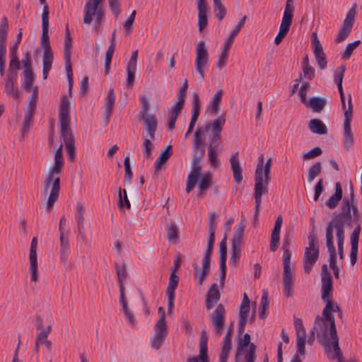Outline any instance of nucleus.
Wrapping results in <instances>:
<instances>
[{
  "label": "nucleus",
  "mask_w": 362,
  "mask_h": 362,
  "mask_svg": "<svg viewBox=\"0 0 362 362\" xmlns=\"http://www.w3.org/2000/svg\"><path fill=\"white\" fill-rule=\"evenodd\" d=\"M63 144H61L54 153V164L52 168L49 171L46 179L43 182L41 194L46 197L49 189L51 187V191L46 202L47 210H50L54 204L57 201L60 190V177L59 175L62 172L64 165V159L62 156Z\"/></svg>",
  "instance_id": "f257e3e1"
},
{
  "label": "nucleus",
  "mask_w": 362,
  "mask_h": 362,
  "mask_svg": "<svg viewBox=\"0 0 362 362\" xmlns=\"http://www.w3.org/2000/svg\"><path fill=\"white\" fill-rule=\"evenodd\" d=\"M361 212L358 209L344 211H335L333 213L332 220L327 223L326 228L331 229L333 234L334 230H337L339 228L344 232L345 226L354 228L350 238L351 243L358 244L359 235L361 230Z\"/></svg>",
  "instance_id": "f03ea898"
},
{
  "label": "nucleus",
  "mask_w": 362,
  "mask_h": 362,
  "mask_svg": "<svg viewBox=\"0 0 362 362\" xmlns=\"http://www.w3.org/2000/svg\"><path fill=\"white\" fill-rule=\"evenodd\" d=\"M226 123L225 115H221L211 122L204 125V132H209L208 144V159L212 168H217L220 165L218 156L223 151L221 141V132Z\"/></svg>",
  "instance_id": "7ed1b4c3"
},
{
  "label": "nucleus",
  "mask_w": 362,
  "mask_h": 362,
  "mask_svg": "<svg viewBox=\"0 0 362 362\" xmlns=\"http://www.w3.org/2000/svg\"><path fill=\"white\" fill-rule=\"evenodd\" d=\"M59 119L60 136L65 143L69 159L72 162L76 158V146L74 137L70 127V103L66 96L62 97L59 109Z\"/></svg>",
  "instance_id": "20e7f679"
},
{
  "label": "nucleus",
  "mask_w": 362,
  "mask_h": 362,
  "mask_svg": "<svg viewBox=\"0 0 362 362\" xmlns=\"http://www.w3.org/2000/svg\"><path fill=\"white\" fill-rule=\"evenodd\" d=\"M139 100L141 104V109L138 117L143 120L146 132L149 139H145L143 142L144 156L148 158L151 156V150L153 148L151 139H155V132L157 129L158 121L154 114H149V104L146 95H140Z\"/></svg>",
  "instance_id": "39448f33"
},
{
  "label": "nucleus",
  "mask_w": 362,
  "mask_h": 362,
  "mask_svg": "<svg viewBox=\"0 0 362 362\" xmlns=\"http://www.w3.org/2000/svg\"><path fill=\"white\" fill-rule=\"evenodd\" d=\"M42 36L40 39V45L44 49L43 52V68L42 76L43 79H47L48 73L52 69V65L54 59V54L51 49L49 39V8L45 5L43 7L42 13Z\"/></svg>",
  "instance_id": "423d86ee"
},
{
  "label": "nucleus",
  "mask_w": 362,
  "mask_h": 362,
  "mask_svg": "<svg viewBox=\"0 0 362 362\" xmlns=\"http://www.w3.org/2000/svg\"><path fill=\"white\" fill-rule=\"evenodd\" d=\"M322 300L326 303L325 307L322 310V315L325 319H330L334 317L333 313L337 310L340 315L342 312L338 305L334 308V304L332 300V277L328 271L327 265L324 264L322 266Z\"/></svg>",
  "instance_id": "0eeeda50"
},
{
  "label": "nucleus",
  "mask_w": 362,
  "mask_h": 362,
  "mask_svg": "<svg viewBox=\"0 0 362 362\" xmlns=\"http://www.w3.org/2000/svg\"><path fill=\"white\" fill-rule=\"evenodd\" d=\"M271 168L263 165V170L261 174L255 175V193L254 198L255 202L254 218H258L262 202V197L268 192V185L271 180L270 177Z\"/></svg>",
  "instance_id": "6e6552de"
},
{
  "label": "nucleus",
  "mask_w": 362,
  "mask_h": 362,
  "mask_svg": "<svg viewBox=\"0 0 362 362\" xmlns=\"http://www.w3.org/2000/svg\"><path fill=\"white\" fill-rule=\"evenodd\" d=\"M291 240L288 237H285L283 240L282 249L284 250V276H283V291L285 296L288 298L292 296L293 277L291 268V252L289 250Z\"/></svg>",
  "instance_id": "1a4fd4ad"
},
{
  "label": "nucleus",
  "mask_w": 362,
  "mask_h": 362,
  "mask_svg": "<svg viewBox=\"0 0 362 362\" xmlns=\"http://www.w3.org/2000/svg\"><path fill=\"white\" fill-rule=\"evenodd\" d=\"M105 0H87L83 8V23L90 25L95 21L96 28L100 26L104 17L105 11L103 4Z\"/></svg>",
  "instance_id": "9d476101"
},
{
  "label": "nucleus",
  "mask_w": 362,
  "mask_h": 362,
  "mask_svg": "<svg viewBox=\"0 0 362 362\" xmlns=\"http://www.w3.org/2000/svg\"><path fill=\"white\" fill-rule=\"evenodd\" d=\"M334 317H330V319H325L324 315H317L314 322V325L310 332L308 343L312 345L315 338V334L317 338L322 346H328L327 334L329 332V325L331 324Z\"/></svg>",
  "instance_id": "9b49d317"
},
{
  "label": "nucleus",
  "mask_w": 362,
  "mask_h": 362,
  "mask_svg": "<svg viewBox=\"0 0 362 362\" xmlns=\"http://www.w3.org/2000/svg\"><path fill=\"white\" fill-rule=\"evenodd\" d=\"M308 239V246L305 247L303 263L305 272L309 274L319 257V245L316 233H310Z\"/></svg>",
  "instance_id": "f8f14e48"
},
{
  "label": "nucleus",
  "mask_w": 362,
  "mask_h": 362,
  "mask_svg": "<svg viewBox=\"0 0 362 362\" xmlns=\"http://www.w3.org/2000/svg\"><path fill=\"white\" fill-rule=\"evenodd\" d=\"M353 105L351 95H349L348 108L344 112V120L343 125V143L344 148L349 151L354 143V134L351 130V123L352 119Z\"/></svg>",
  "instance_id": "ddd939ff"
},
{
  "label": "nucleus",
  "mask_w": 362,
  "mask_h": 362,
  "mask_svg": "<svg viewBox=\"0 0 362 362\" xmlns=\"http://www.w3.org/2000/svg\"><path fill=\"white\" fill-rule=\"evenodd\" d=\"M293 11V0H286L283 18L279 28V31L274 39V43L276 45H279L283 40V39L288 34L290 30L291 25L292 23Z\"/></svg>",
  "instance_id": "4468645a"
},
{
  "label": "nucleus",
  "mask_w": 362,
  "mask_h": 362,
  "mask_svg": "<svg viewBox=\"0 0 362 362\" xmlns=\"http://www.w3.org/2000/svg\"><path fill=\"white\" fill-rule=\"evenodd\" d=\"M246 226V220L243 218L240 221L238 228L235 229L232 243V255L230 258V264L234 267H236L240 257V245L245 228Z\"/></svg>",
  "instance_id": "2eb2a0df"
},
{
  "label": "nucleus",
  "mask_w": 362,
  "mask_h": 362,
  "mask_svg": "<svg viewBox=\"0 0 362 362\" xmlns=\"http://www.w3.org/2000/svg\"><path fill=\"white\" fill-rule=\"evenodd\" d=\"M209 60V56L206 43L204 41H199L196 49L195 66L202 80L205 77L204 71L208 66Z\"/></svg>",
  "instance_id": "dca6fc26"
},
{
  "label": "nucleus",
  "mask_w": 362,
  "mask_h": 362,
  "mask_svg": "<svg viewBox=\"0 0 362 362\" xmlns=\"http://www.w3.org/2000/svg\"><path fill=\"white\" fill-rule=\"evenodd\" d=\"M215 243V231H209V237L207 247L205 251L202 261V271L199 274V284L202 286L205 281L206 276L210 272L211 257Z\"/></svg>",
  "instance_id": "f3484780"
},
{
  "label": "nucleus",
  "mask_w": 362,
  "mask_h": 362,
  "mask_svg": "<svg viewBox=\"0 0 362 362\" xmlns=\"http://www.w3.org/2000/svg\"><path fill=\"white\" fill-rule=\"evenodd\" d=\"M356 6V4H354L346 13V18L343 23V25L335 39L336 42L340 43L343 42L351 33L355 22Z\"/></svg>",
  "instance_id": "a211bd4d"
},
{
  "label": "nucleus",
  "mask_w": 362,
  "mask_h": 362,
  "mask_svg": "<svg viewBox=\"0 0 362 362\" xmlns=\"http://www.w3.org/2000/svg\"><path fill=\"white\" fill-rule=\"evenodd\" d=\"M329 325V332L327 334L328 346L323 347L327 352H329L331 351V349L332 346L333 351L339 362H342V353L339 346V337L337 335L335 320L334 319L333 320H332L331 324Z\"/></svg>",
  "instance_id": "6ab92c4d"
},
{
  "label": "nucleus",
  "mask_w": 362,
  "mask_h": 362,
  "mask_svg": "<svg viewBox=\"0 0 362 362\" xmlns=\"http://www.w3.org/2000/svg\"><path fill=\"white\" fill-rule=\"evenodd\" d=\"M312 44L316 62L320 69H325L327 67V64L326 56L316 33H312Z\"/></svg>",
  "instance_id": "aec40b11"
},
{
  "label": "nucleus",
  "mask_w": 362,
  "mask_h": 362,
  "mask_svg": "<svg viewBox=\"0 0 362 362\" xmlns=\"http://www.w3.org/2000/svg\"><path fill=\"white\" fill-rule=\"evenodd\" d=\"M37 240L33 238L30 248L29 259H30V270L31 272V281L36 282L38 279L37 275Z\"/></svg>",
  "instance_id": "412c9836"
},
{
  "label": "nucleus",
  "mask_w": 362,
  "mask_h": 362,
  "mask_svg": "<svg viewBox=\"0 0 362 362\" xmlns=\"http://www.w3.org/2000/svg\"><path fill=\"white\" fill-rule=\"evenodd\" d=\"M225 313L224 306L222 304H218L211 317V322L215 326L216 332L219 335L223 333Z\"/></svg>",
  "instance_id": "4be33fe9"
},
{
  "label": "nucleus",
  "mask_w": 362,
  "mask_h": 362,
  "mask_svg": "<svg viewBox=\"0 0 362 362\" xmlns=\"http://www.w3.org/2000/svg\"><path fill=\"white\" fill-rule=\"evenodd\" d=\"M16 77V72L11 71L8 76L4 78L5 93L11 95L13 99L20 100V93L18 88L14 86Z\"/></svg>",
  "instance_id": "5701e85b"
},
{
  "label": "nucleus",
  "mask_w": 362,
  "mask_h": 362,
  "mask_svg": "<svg viewBox=\"0 0 362 362\" xmlns=\"http://www.w3.org/2000/svg\"><path fill=\"white\" fill-rule=\"evenodd\" d=\"M326 247L329 254V266L334 267L337 265V252L334 244V235L331 232V229H325Z\"/></svg>",
  "instance_id": "b1692460"
},
{
  "label": "nucleus",
  "mask_w": 362,
  "mask_h": 362,
  "mask_svg": "<svg viewBox=\"0 0 362 362\" xmlns=\"http://www.w3.org/2000/svg\"><path fill=\"white\" fill-rule=\"evenodd\" d=\"M138 58V50L136 49L132 52L131 58L127 65V86L128 87H131L133 86L135 78V73L136 70V62Z\"/></svg>",
  "instance_id": "393cba45"
},
{
  "label": "nucleus",
  "mask_w": 362,
  "mask_h": 362,
  "mask_svg": "<svg viewBox=\"0 0 362 362\" xmlns=\"http://www.w3.org/2000/svg\"><path fill=\"white\" fill-rule=\"evenodd\" d=\"M156 334L152 338L151 343V346L158 350L159 349L164 340L165 339L168 334L167 325H156L155 326Z\"/></svg>",
  "instance_id": "a878e982"
},
{
  "label": "nucleus",
  "mask_w": 362,
  "mask_h": 362,
  "mask_svg": "<svg viewBox=\"0 0 362 362\" xmlns=\"http://www.w3.org/2000/svg\"><path fill=\"white\" fill-rule=\"evenodd\" d=\"M198 10V29L199 33L207 26L206 0H197Z\"/></svg>",
  "instance_id": "bb28decb"
},
{
  "label": "nucleus",
  "mask_w": 362,
  "mask_h": 362,
  "mask_svg": "<svg viewBox=\"0 0 362 362\" xmlns=\"http://www.w3.org/2000/svg\"><path fill=\"white\" fill-rule=\"evenodd\" d=\"M358 209L356 200L354 188L352 182L349 184V195L345 196L342 200L341 206L339 211H344Z\"/></svg>",
  "instance_id": "cd10ccee"
},
{
  "label": "nucleus",
  "mask_w": 362,
  "mask_h": 362,
  "mask_svg": "<svg viewBox=\"0 0 362 362\" xmlns=\"http://www.w3.org/2000/svg\"><path fill=\"white\" fill-rule=\"evenodd\" d=\"M208 336L205 330L202 332L199 341V354L193 359L194 362H209L208 356Z\"/></svg>",
  "instance_id": "c85d7f7f"
},
{
  "label": "nucleus",
  "mask_w": 362,
  "mask_h": 362,
  "mask_svg": "<svg viewBox=\"0 0 362 362\" xmlns=\"http://www.w3.org/2000/svg\"><path fill=\"white\" fill-rule=\"evenodd\" d=\"M60 240V259L64 267L68 264V259L71 252L69 240L67 235H62L59 237Z\"/></svg>",
  "instance_id": "c756f323"
},
{
  "label": "nucleus",
  "mask_w": 362,
  "mask_h": 362,
  "mask_svg": "<svg viewBox=\"0 0 362 362\" xmlns=\"http://www.w3.org/2000/svg\"><path fill=\"white\" fill-rule=\"evenodd\" d=\"M221 295L216 283L213 284L209 288L206 298V307L210 310L214 307V303L220 299Z\"/></svg>",
  "instance_id": "7c9ffc66"
},
{
  "label": "nucleus",
  "mask_w": 362,
  "mask_h": 362,
  "mask_svg": "<svg viewBox=\"0 0 362 362\" xmlns=\"http://www.w3.org/2000/svg\"><path fill=\"white\" fill-rule=\"evenodd\" d=\"M343 197V190L341 185L339 182L335 184V192L329 197L326 202V206L330 209H334L338 205Z\"/></svg>",
  "instance_id": "2f4dec72"
},
{
  "label": "nucleus",
  "mask_w": 362,
  "mask_h": 362,
  "mask_svg": "<svg viewBox=\"0 0 362 362\" xmlns=\"http://www.w3.org/2000/svg\"><path fill=\"white\" fill-rule=\"evenodd\" d=\"M238 152H235L230 158L231 169L235 182L240 184L243 181L242 168L238 158Z\"/></svg>",
  "instance_id": "473e14b6"
},
{
  "label": "nucleus",
  "mask_w": 362,
  "mask_h": 362,
  "mask_svg": "<svg viewBox=\"0 0 362 362\" xmlns=\"http://www.w3.org/2000/svg\"><path fill=\"white\" fill-rule=\"evenodd\" d=\"M115 35L116 31L115 30L110 37V45L105 53V74H107L110 69V64L115 49Z\"/></svg>",
  "instance_id": "72a5a7b5"
},
{
  "label": "nucleus",
  "mask_w": 362,
  "mask_h": 362,
  "mask_svg": "<svg viewBox=\"0 0 362 362\" xmlns=\"http://www.w3.org/2000/svg\"><path fill=\"white\" fill-rule=\"evenodd\" d=\"M173 153L172 146L168 145L161 151L155 163V173H158L161 169V165L165 163Z\"/></svg>",
  "instance_id": "f704fd0d"
},
{
  "label": "nucleus",
  "mask_w": 362,
  "mask_h": 362,
  "mask_svg": "<svg viewBox=\"0 0 362 362\" xmlns=\"http://www.w3.org/2000/svg\"><path fill=\"white\" fill-rule=\"evenodd\" d=\"M311 132L317 134H325L327 133L326 125L319 119H312L308 124Z\"/></svg>",
  "instance_id": "c9c22d12"
},
{
  "label": "nucleus",
  "mask_w": 362,
  "mask_h": 362,
  "mask_svg": "<svg viewBox=\"0 0 362 362\" xmlns=\"http://www.w3.org/2000/svg\"><path fill=\"white\" fill-rule=\"evenodd\" d=\"M184 105L180 104V103H176L173 107L172 110L170 111L169 115V120L168 123V127L170 130H172L175 127V122L177 118L180 113L182 109L183 108Z\"/></svg>",
  "instance_id": "e433bc0d"
},
{
  "label": "nucleus",
  "mask_w": 362,
  "mask_h": 362,
  "mask_svg": "<svg viewBox=\"0 0 362 362\" xmlns=\"http://www.w3.org/2000/svg\"><path fill=\"white\" fill-rule=\"evenodd\" d=\"M201 175V167L199 163L198 158L195 157L192 160V170L187 177V181L197 184Z\"/></svg>",
  "instance_id": "4c0bfd02"
},
{
  "label": "nucleus",
  "mask_w": 362,
  "mask_h": 362,
  "mask_svg": "<svg viewBox=\"0 0 362 362\" xmlns=\"http://www.w3.org/2000/svg\"><path fill=\"white\" fill-rule=\"evenodd\" d=\"M115 93L114 88H111L108 90L107 95L105 98V105H104L105 113L106 119L107 121L109 120V117L111 115L112 107L115 104Z\"/></svg>",
  "instance_id": "58836bf2"
},
{
  "label": "nucleus",
  "mask_w": 362,
  "mask_h": 362,
  "mask_svg": "<svg viewBox=\"0 0 362 362\" xmlns=\"http://www.w3.org/2000/svg\"><path fill=\"white\" fill-rule=\"evenodd\" d=\"M326 99L320 97H313L308 101L307 106H309L315 112H320L325 107L326 105Z\"/></svg>",
  "instance_id": "ea45409f"
},
{
  "label": "nucleus",
  "mask_w": 362,
  "mask_h": 362,
  "mask_svg": "<svg viewBox=\"0 0 362 362\" xmlns=\"http://www.w3.org/2000/svg\"><path fill=\"white\" fill-rule=\"evenodd\" d=\"M204 128V127H203L202 129H197L195 131L193 139V148L199 151L202 156L204 155V141L202 138V134L206 133L203 131Z\"/></svg>",
  "instance_id": "a19ab883"
},
{
  "label": "nucleus",
  "mask_w": 362,
  "mask_h": 362,
  "mask_svg": "<svg viewBox=\"0 0 362 362\" xmlns=\"http://www.w3.org/2000/svg\"><path fill=\"white\" fill-rule=\"evenodd\" d=\"M297 336V349L298 353L300 355H304L305 354V342H306V333L305 329L300 330H296Z\"/></svg>",
  "instance_id": "79ce46f5"
},
{
  "label": "nucleus",
  "mask_w": 362,
  "mask_h": 362,
  "mask_svg": "<svg viewBox=\"0 0 362 362\" xmlns=\"http://www.w3.org/2000/svg\"><path fill=\"white\" fill-rule=\"evenodd\" d=\"M250 335L248 333H245L242 339H240V341L238 344L237 351L235 354V362H238V355L242 354L244 349L249 346L250 350Z\"/></svg>",
  "instance_id": "37998d69"
},
{
  "label": "nucleus",
  "mask_w": 362,
  "mask_h": 362,
  "mask_svg": "<svg viewBox=\"0 0 362 362\" xmlns=\"http://www.w3.org/2000/svg\"><path fill=\"white\" fill-rule=\"evenodd\" d=\"M322 172V164L320 161L312 165L308 171V180L311 183Z\"/></svg>",
  "instance_id": "c03bdc74"
},
{
  "label": "nucleus",
  "mask_w": 362,
  "mask_h": 362,
  "mask_svg": "<svg viewBox=\"0 0 362 362\" xmlns=\"http://www.w3.org/2000/svg\"><path fill=\"white\" fill-rule=\"evenodd\" d=\"M214 10L216 18L221 21L226 15V9L221 0H213Z\"/></svg>",
  "instance_id": "a18cd8bd"
},
{
  "label": "nucleus",
  "mask_w": 362,
  "mask_h": 362,
  "mask_svg": "<svg viewBox=\"0 0 362 362\" xmlns=\"http://www.w3.org/2000/svg\"><path fill=\"white\" fill-rule=\"evenodd\" d=\"M222 98V90H218L213 97L209 105V111L212 114H217L219 110V104Z\"/></svg>",
  "instance_id": "49530a36"
},
{
  "label": "nucleus",
  "mask_w": 362,
  "mask_h": 362,
  "mask_svg": "<svg viewBox=\"0 0 362 362\" xmlns=\"http://www.w3.org/2000/svg\"><path fill=\"white\" fill-rule=\"evenodd\" d=\"M116 273L117 276V281L119 283V286H124V284L127 279V268L125 264L119 265L118 264H115Z\"/></svg>",
  "instance_id": "de8ad7c7"
},
{
  "label": "nucleus",
  "mask_w": 362,
  "mask_h": 362,
  "mask_svg": "<svg viewBox=\"0 0 362 362\" xmlns=\"http://www.w3.org/2000/svg\"><path fill=\"white\" fill-rule=\"evenodd\" d=\"M23 74L24 77L23 87L26 91H30L35 79L34 74L32 70L27 69L23 70Z\"/></svg>",
  "instance_id": "09e8293b"
},
{
  "label": "nucleus",
  "mask_w": 362,
  "mask_h": 362,
  "mask_svg": "<svg viewBox=\"0 0 362 362\" xmlns=\"http://www.w3.org/2000/svg\"><path fill=\"white\" fill-rule=\"evenodd\" d=\"M201 105L199 97L197 93L193 94V109H192V115L191 118V122H197L199 113H200Z\"/></svg>",
  "instance_id": "8fccbe9b"
},
{
  "label": "nucleus",
  "mask_w": 362,
  "mask_h": 362,
  "mask_svg": "<svg viewBox=\"0 0 362 362\" xmlns=\"http://www.w3.org/2000/svg\"><path fill=\"white\" fill-rule=\"evenodd\" d=\"M72 48V39L71 37V33L69 32L68 25L66 26V32H65V37H64V57L71 56Z\"/></svg>",
  "instance_id": "3c124183"
},
{
  "label": "nucleus",
  "mask_w": 362,
  "mask_h": 362,
  "mask_svg": "<svg viewBox=\"0 0 362 362\" xmlns=\"http://www.w3.org/2000/svg\"><path fill=\"white\" fill-rule=\"evenodd\" d=\"M337 240V247H338V253L339 258L342 259L344 258V233L345 232H342V230L339 228L337 230H335Z\"/></svg>",
  "instance_id": "603ef678"
},
{
  "label": "nucleus",
  "mask_w": 362,
  "mask_h": 362,
  "mask_svg": "<svg viewBox=\"0 0 362 362\" xmlns=\"http://www.w3.org/2000/svg\"><path fill=\"white\" fill-rule=\"evenodd\" d=\"M269 300H268V292L267 291H264L260 303V311H259V317L261 319H264L266 317V312L269 308Z\"/></svg>",
  "instance_id": "864d4df0"
},
{
  "label": "nucleus",
  "mask_w": 362,
  "mask_h": 362,
  "mask_svg": "<svg viewBox=\"0 0 362 362\" xmlns=\"http://www.w3.org/2000/svg\"><path fill=\"white\" fill-rule=\"evenodd\" d=\"M281 228L274 227L272 234H271V241H270V250L272 252H275L278 247L279 242V235H280Z\"/></svg>",
  "instance_id": "5fc2aeb1"
},
{
  "label": "nucleus",
  "mask_w": 362,
  "mask_h": 362,
  "mask_svg": "<svg viewBox=\"0 0 362 362\" xmlns=\"http://www.w3.org/2000/svg\"><path fill=\"white\" fill-rule=\"evenodd\" d=\"M179 282V276L175 272H171L169 278L168 285L166 289V293H175V291L177 287Z\"/></svg>",
  "instance_id": "6e6d98bb"
},
{
  "label": "nucleus",
  "mask_w": 362,
  "mask_h": 362,
  "mask_svg": "<svg viewBox=\"0 0 362 362\" xmlns=\"http://www.w3.org/2000/svg\"><path fill=\"white\" fill-rule=\"evenodd\" d=\"M8 20L6 17H4L2 18L0 25V45H5L8 35Z\"/></svg>",
  "instance_id": "4d7b16f0"
},
{
  "label": "nucleus",
  "mask_w": 362,
  "mask_h": 362,
  "mask_svg": "<svg viewBox=\"0 0 362 362\" xmlns=\"http://www.w3.org/2000/svg\"><path fill=\"white\" fill-rule=\"evenodd\" d=\"M167 239L170 242H177L178 240V232L175 224H168L166 227Z\"/></svg>",
  "instance_id": "13d9d810"
},
{
  "label": "nucleus",
  "mask_w": 362,
  "mask_h": 362,
  "mask_svg": "<svg viewBox=\"0 0 362 362\" xmlns=\"http://www.w3.org/2000/svg\"><path fill=\"white\" fill-rule=\"evenodd\" d=\"M220 264H226L227 259V238L225 235L220 243Z\"/></svg>",
  "instance_id": "bf43d9fd"
},
{
  "label": "nucleus",
  "mask_w": 362,
  "mask_h": 362,
  "mask_svg": "<svg viewBox=\"0 0 362 362\" xmlns=\"http://www.w3.org/2000/svg\"><path fill=\"white\" fill-rule=\"evenodd\" d=\"M118 198L119 206L120 208H126L128 209H130L131 204L128 199L127 191L125 189L122 190V189L119 188Z\"/></svg>",
  "instance_id": "052dcab7"
},
{
  "label": "nucleus",
  "mask_w": 362,
  "mask_h": 362,
  "mask_svg": "<svg viewBox=\"0 0 362 362\" xmlns=\"http://www.w3.org/2000/svg\"><path fill=\"white\" fill-rule=\"evenodd\" d=\"M211 182V175L210 174H206L201 180L199 188L200 190L199 195L202 196L203 192L206 191L210 186Z\"/></svg>",
  "instance_id": "680f3d73"
},
{
  "label": "nucleus",
  "mask_w": 362,
  "mask_h": 362,
  "mask_svg": "<svg viewBox=\"0 0 362 362\" xmlns=\"http://www.w3.org/2000/svg\"><path fill=\"white\" fill-rule=\"evenodd\" d=\"M361 44V40H358L351 43H349L343 54V59H349L352 54L353 51Z\"/></svg>",
  "instance_id": "e2e57ef3"
},
{
  "label": "nucleus",
  "mask_w": 362,
  "mask_h": 362,
  "mask_svg": "<svg viewBox=\"0 0 362 362\" xmlns=\"http://www.w3.org/2000/svg\"><path fill=\"white\" fill-rule=\"evenodd\" d=\"M37 96H38V88L37 86H35L33 88L32 95L29 98L28 109V110H30L31 111H35Z\"/></svg>",
  "instance_id": "0e129e2a"
},
{
  "label": "nucleus",
  "mask_w": 362,
  "mask_h": 362,
  "mask_svg": "<svg viewBox=\"0 0 362 362\" xmlns=\"http://www.w3.org/2000/svg\"><path fill=\"white\" fill-rule=\"evenodd\" d=\"M322 153V151L320 147H315L309 151L305 153L303 156L304 160H308L315 158Z\"/></svg>",
  "instance_id": "69168bd1"
},
{
  "label": "nucleus",
  "mask_w": 362,
  "mask_h": 362,
  "mask_svg": "<svg viewBox=\"0 0 362 362\" xmlns=\"http://www.w3.org/2000/svg\"><path fill=\"white\" fill-rule=\"evenodd\" d=\"M124 170H125L124 180L130 182L132 178V176H133V173L131 169L129 156H126V158H124Z\"/></svg>",
  "instance_id": "338daca9"
},
{
  "label": "nucleus",
  "mask_w": 362,
  "mask_h": 362,
  "mask_svg": "<svg viewBox=\"0 0 362 362\" xmlns=\"http://www.w3.org/2000/svg\"><path fill=\"white\" fill-rule=\"evenodd\" d=\"M34 113H35V111H31L30 110H28L27 112L25 113L24 121H23V132H28L29 127H30Z\"/></svg>",
  "instance_id": "774afa93"
}]
</instances>
